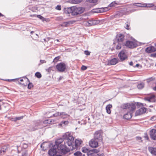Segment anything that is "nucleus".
<instances>
[{"label":"nucleus","instance_id":"obj_60","mask_svg":"<svg viewBox=\"0 0 156 156\" xmlns=\"http://www.w3.org/2000/svg\"><path fill=\"white\" fill-rule=\"evenodd\" d=\"M25 81L27 82H29V80L27 78L26 79H25Z\"/></svg>","mask_w":156,"mask_h":156},{"label":"nucleus","instance_id":"obj_29","mask_svg":"<svg viewBox=\"0 0 156 156\" xmlns=\"http://www.w3.org/2000/svg\"><path fill=\"white\" fill-rule=\"evenodd\" d=\"M39 125V123H37L36 125L34 127H30V131H34L35 130L38 129V126Z\"/></svg>","mask_w":156,"mask_h":156},{"label":"nucleus","instance_id":"obj_25","mask_svg":"<svg viewBox=\"0 0 156 156\" xmlns=\"http://www.w3.org/2000/svg\"><path fill=\"white\" fill-rule=\"evenodd\" d=\"M60 116L63 119L67 118L69 117V115L65 112H60Z\"/></svg>","mask_w":156,"mask_h":156},{"label":"nucleus","instance_id":"obj_16","mask_svg":"<svg viewBox=\"0 0 156 156\" xmlns=\"http://www.w3.org/2000/svg\"><path fill=\"white\" fill-rule=\"evenodd\" d=\"M9 147L8 145L2 147V148L0 149V156L4 154L7 151Z\"/></svg>","mask_w":156,"mask_h":156},{"label":"nucleus","instance_id":"obj_24","mask_svg":"<svg viewBox=\"0 0 156 156\" xmlns=\"http://www.w3.org/2000/svg\"><path fill=\"white\" fill-rule=\"evenodd\" d=\"M55 121L54 120H51V119H48L44 120L43 123L44 124H54L55 123Z\"/></svg>","mask_w":156,"mask_h":156},{"label":"nucleus","instance_id":"obj_63","mask_svg":"<svg viewBox=\"0 0 156 156\" xmlns=\"http://www.w3.org/2000/svg\"><path fill=\"white\" fill-rule=\"evenodd\" d=\"M98 156H104V154H101L98 155Z\"/></svg>","mask_w":156,"mask_h":156},{"label":"nucleus","instance_id":"obj_10","mask_svg":"<svg viewBox=\"0 0 156 156\" xmlns=\"http://www.w3.org/2000/svg\"><path fill=\"white\" fill-rule=\"evenodd\" d=\"M89 144L90 147L93 148H95L98 146V141L95 139L91 140L89 142Z\"/></svg>","mask_w":156,"mask_h":156},{"label":"nucleus","instance_id":"obj_59","mask_svg":"<svg viewBox=\"0 0 156 156\" xmlns=\"http://www.w3.org/2000/svg\"><path fill=\"white\" fill-rule=\"evenodd\" d=\"M20 83L24 85V86H27V83L26 84H25V83Z\"/></svg>","mask_w":156,"mask_h":156},{"label":"nucleus","instance_id":"obj_34","mask_svg":"<svg viewBox=\"0 0 156 156\" xmlns=\"http://www.w3.org/2000/svg\"><path fill=\"white\" fill-rule=\"evenodd\" d=\"M68 123L69 122L68 121H62L60 124V125H63L64 126H66L67 125Z\"/></svg>","mask_w":156,"mask_h":156},{"label":"nucleus","instance_id":"obj_19","mask_svg":"<svg viewBox=\"0 0 156 156\" xmlns=\"http://www.w3.org/2000/svg\"><path fill=\"white\" fill-rule=\"evenodd\" d=\"M133 111H130L128 112L125 114L123 116V118L126 119H129L131 118L132 117V113Z\"/></svg>","mask_w":156,"mask_h":156},{"label":"nucleus","instance_id":"obj_41","mask_svg":"<svg viewBox=\"0 0 156 156\" xmlns=\"http://www.w3.org/2000/svg\"><path fill=\"white\" fill-rule=\"evenodd\" d=\"M87 153L88 156L90 155L93 154L92 150H89V149Z\"/></svg>","mask_w":156,"mask_h":156},{"label":"nucleus","instance_id":"obj_48","mask_svg":"<svg viewBox=\"0 0 156 156\" xmlns=\"http://www.w3.org/2000/svg\"><path fill=\"white\" fill-rule=\"evenodd\" d=\"M124 27L127 30H129V25L128 24L125 23Z\"/></svg>","mask_w":156,"mask_h":156},{"label":"nucleus","instance_id":"obj_56","mask_svg":"<svg viewBox=\"0 0 156 156\" xmlns=\"http://www.w3.org/2000/svg\"><path fill=\"white\" fill-rule=\"evenodd\" d=\"M40 62L41 63H43L46 62V61L44 60H40Z\"/></svg>","mask_w":156,"mask_h":156},{"label":"nucleus","instance_id":"obj_38","mask_svg":"<svg viewBox=\"0 0 156 156\" xmlns=\"http://www.w3.org/2000/svg\"><path fill=\"white\" fill-rule=\"evenodd\" d=\"M154 6L153 4H144V5L143 6L144 7H152Z\"/></svg>","mask_w":156,"mask_h":156},{"label":"nucleus","instance_id":"obj_5","mask_svg":"<svg viewBox=\"0 0 156 156\" xmlns=\"http://www.w3.org/2000/svg\"><path fill=\"white\" fill-rule=\"evenodd\" d=\"M66 64L63 62H60L56 66V68L58 71L61 72H64L66 70Z\"/></svg>","mask_w":156,"mask_h":156},{"label":"nucleus","instance_id":"obj_52","mask_svg":"<svg viewBox=\"0 0 156 156\" xmlns=\"http://www.w3.org/2000/svg\"><path fill=\"white\" fill-rule=\"evenodd\" d=\"M60 57L59 56L56 57L54 59V61L55 62L57 61L59 59Z\"/></svg>","mask_w":156,"mask_h":156},{"label":"nucleus","instance_id":"obj_45","mask_svg":"<svg viewBox=\"0 0 156 156\" xmlns=\"http://www.w3.org/2000/svg\"><path fill=\"white\" fill-rule=\"evenodd\" d=\"M53 115L54 116H55V117L60 116V112H57L55 113Z\"/></svg>","mask_w":156,"mask_h":156},{"label":"nucleus","instance_id":"obj_35","mask_svg":"<svg viewBox=\"0 0 156 156\" xmlns=\"http://www.w3.org/2000/svg\"><path fill=\"white\" fill-rule=\"evenodd\" d=\"M54 67L53 66H51L49 67L47 69H46V70L48 73H50L51 71H54Z\"/></svg>","mask_w":156,"mask_h":156},{"label":"nucleus","instance_id":"obj_47","mask_svg":"<svg viewBox=\"0 0 156 156\" xmlns=\"http://www.w3.org/2000/svg\"><path fill=\"white\" fill-rule=\"evenodd\" d=\"M150 120L152 121H155L156 120V116H154L152 117L151 118Z\"/></svg>","mask_w":156,"mask_h":156},{"label":"nucleus","instance_id":"obj_50","mask_svg":"<svg viewBox=\"0 0 156 156\" xmlns=\"http://www.w3.org/2000/svg\"><path fill=\"white\" fill-rule=\"evenodd\" d=\"M55 9L57 10H61V6L60 5H58L56 7Z\"/></svg>","mask_w":156,"mask_h":156},{"label":"nucleus","instance_id":"obj_18","mask_svg":"<svg viewBox=\"0 0 156 156\" xmlns=\"http://www.w3.org/2000/svg\"><path fill=\"white\" fill-rule=\"evenodd\" d=\"M63 12L66 14L71 13L72 15V7L65 8L63 10Z\"/></svg>","mask_w":156,"mask_h":156},{"label":"nucleus","instance_id":"obj_31","mask_svg":"<svg viewBox=\"0 0 156 156\" xmlns=\"http://www.w3.org/2000/svg\"><path fill=\"white\" fill-rule=\"evenodd\" d=\"M144 83L142 82L139 83L137 86V88L139 89H141L144 88Z\"/></svg>","mask_w":156,"mask_h":156},{"label":"nucleus","instance_id":"obj_9","mask_svg":"<svg viewBox=\"0 0 156 156\" xmlns=\"http://www.w3.org/2000/svg\"><path fill=\"white\" fill-rule=\"evenodd\" d=\"M109 9L108 7H105L93 9L92 12L94 13H101L106 12Z\"/></svg>","mask_w":156,"mask_h":156},{"label":"nucleus","instance_id":"obj_12","mask_svg":"<svg viewBox=\"0 0 156 156\" xmlns=\"http://www.w3.org/2000/svg\"><path fill=\"white\" fill-rule=\"evenodd\" d=\"M144 100L149 102H155L156 99L155 96L154 95H151L150 96L145 98Z\"/></svg>","mask_w":156,"mask_h":156},{"label":"nucleus","instance_id":"obj_49","mask_svg":"<svg viewBox=\"0 0 156 156\" xmlns=\"http://www.w3.org/2000/svg\"><path fill=\"white\" fill-rule=\"evenodd\" d=\"M81 69L83 70H85L87 69V67L85 66H82L81 67Z\"/></svg>","mask_w":156,"mask_h":156},{"label":"nucleus","instance_id":"obj_22","mask_svg":"<svg viewBox=\"0 0 156 156\" xmlns=\"http://www.w3.org/2000/svg\"><path fill=\"white\" fill-rule=\"evenodd\" d=\"M118 62V59L115 58H113L108 62V63L111 65H115Z\"/></svg>","mask_w":156,"mask_h":156},{"label":"nucleus","instance_id":"obj_28","mask_svg":"<svg viewBox=\"0 0 156 156\" xmlns=\"http://www.w3.org/2000/svg\"><path fill=\"white\" fill-rule=\"evenodd\" d=\"M63 141V139L62 138H60L57 139L55 141V144L57 146H58L59 144H60Z\"/></svg>","mask_w":156,"mask_h":156},{"label":"nucleus","instance_id":"obj_32","mask_svg":"<svg viewBox=\"0 0 156 156\" xmlns=\"http://www.w3.org/2000/svg\"><path fill=\"white\" fill-rule=\"evenodd\" d=\"M23 118V116H21L19 117H16L14 118H12V120L13 121H16L18 120H20Z\"/></svg>","mask_w":156,"mask_h":156},{"label":"nucleus","instance_id":"obj_58","mask_svg":"<svg viewBox=\"0 0 156 156\" xmlns=\"http://www.w3.org/2000/svg\"><path fill=\"white\" fill-rule=\"evenodd\" d=\"M133 62H131L129 63V65H130V66H133Z\"/></svg>","mask_w":156,"mask_h":156},{"label":"nucleus","instance_id":"obj_6","mask_svg":"<svg viewBox=\"0 0 156 156\" xmlns=\"http://www.w3.org/2000/svg\"><path fill=\"white\" fill-rule=\"evenodd\" d=\"M125 45L128 47L131 48H135L137 45L136 42L129 41H126Z\"/></svg>","mask_w":156,"mask_h":156},{"label":"nucleus","instance_id":"obj_2","mask_svg":"<svg viewBox=\"0 0 156 156\" xmlns=\"http://www.w3.org/2000/svg\"><path fill=\"white\" fill-rule=\"evenodd\" d=\"M121 108L123 109H128L129 111H134L136 108V105L133 103H126L122 104Z\"/></svg>","mask_w":156,"mask_h":156},{"label":"nucleus","instance_id":"obj_4","mask_svg":"<svg viewBox=\"0 0 156 156\" xmlns=\"http://www.w3.org/2000/svg\"><path fill=\"white\" fill-rule=\"evenodd\" d=\"M99 23L98 20L91 19L88 21H85L83 22V24L86 26H90L97 25Z\"/></svg>","mask_w":156,"mask_h":156},{"label":"nucleus","instance_id":"obj_55","mask_svg":"<svg viewBox=\"0 0 156 156\" xmlns=\"http://www.w3.org/2000/svg\"><path fill=\"white\" fill-rule=\"evenodd\" d=\"M144 137H145V138L146 139V140H149V138L148 137V136L147 134H146V135Z\"/></svg>","mask_w":156,"mask_h":156},{"label":"nucleus","instance_id":"obj_30","mask_svg":"<svg viewBox=\"0 0 156 156\" xmlns=\"http://www.w3.org/2000/svg\"><path fill=\"white\" fill-rule=\"evenodd\" d=\"M117 3H116L115 2H113L111 3L108 5V7L109 9V7H112L115 6L116 5H118Z\"/></svg>","mask_w":156,"mask_h":156},{"label":"nucleus","instance_id":"obj_3","mask_svg":"<svg viewBox=\"0 0 156 156\" xmlns=\"http://www.w3.org/2000/svg\"><path fill=\"white\" fill-rule=\"evenodd\" d=\"M84 10L81 7L72 6V15L75 16L81 14L83 12Z\"/></svg>","mask_w":156,"mask_h":156},{"label":"nucleus","instance_id":"obj_26","mask_svg":"<svg viewBox=\"0 0 156 156\" xmlns=\"http://www.w3.org/2000/svg\"><path fill=\"white\" fill-rule=\"evenodd\" d=\"M112 107V105L109 104L106 107V110L108 114H110L111 113L110 109Z\"/></svg>","mask_w":156,"mask_h":156},{"label":"nucleus","instance_id":"obj_43","mask_svg":"<svg viewBox=\"0 0 156 156\" xmlns=\"http://www.w3.org/2000/svg\"><path fill=\"white\" fill-rule=\"evenodd\" d=\"M92 150L93 151V154L94 153H97L99 151V149H94Z\"/></svg>","mask_w":156,"mask_h":156},{"label":"nucleus","instance_id":"obj_13","mask_svg":"<svg viewBox=\"0 0 156 156\" xmlns=\"http://www.w3.org/2000/svg\"><path fill=\"white\" fill-rule=\"evenodd\" d=\"M119 57L122 61L125 60L127 58L124 51H122L119 54Z\"/></svg>","mask_w":156,"mask_h":156},{"label":"nucleus","instance_id":"obj_37","mask_svg":"<svg viewBox=\"0 0 156 156\" xmlns=\"http://www.w3.org/2000/svg\"><path fill=\"white\" fill-rule=\"evenodd\" d=\"M120 42H118L117 45L116 46V49L118 50H119L121 49V44L120 43Z\"/></svg>","mask_w":156,"mask_h":156},{"label":"nucleus","instance_id":"obj_20","mask_svg":"<svg viewBox=\"0 0 156 156\" xmlns=\"http://www.w3.org/2000/svg\"><path fill=\"white\" fill-rule=\"evenodd\" d=\"M57 153V151L54 148H51L48 151V154L51 156H54Z\"/></svg>","mask_w":156,"mask_h":156},{"label":"nucleus","instance_id":"obj_51","mask_svg":"<svg viewBox=\"0 0 156 156\" xmlns=\"http://www.w3.org/2000/svg\"><path fill=\"white\" fill-rule=\"evenodd\" d=\"M84 54L87 55H90V52L88 51H84Z\"/></svg>","mask_w":156,"mask_h":156},{"label":"nucleus","instance_id":"obj_39","mask_svg":"<svg viewBox=\"0 0 156 156\" xmlns=\"http://www.w3.org/2000/svg\"><path fill=\"white\" fill-rule=\"evenodd\" d=\"M35 76L38 78H40L41 77V74L38 72H36L35 74Z\"/></svg>","mask_w":156,"mask_h":156},{"label":"nucleus","instance_id":"obj_62","mask_svg":"<svg viewBox=\"0 0 156 156\" xmlns=\"http://www.w3.org/2000/svg\"><path fill=\"white\" fill-rule=\"evenodd\" d=\"M153 89L155 91H156V86L155 87H153Z\"/></svg>","mask_w":156,"mask_h":156},{"label":"nucleus","instance_id":"obj_17","mask_svg":"<svg viewBox=\"0 0 156 156\" xmlns=\"http://www.w3.org/2000/svg\"><path fill=\"white\" fill-rule=\"evenodd\" d=\"M150 135L151 138L154 140H156V129H152L150 132Z\"/></svg>","mask_w":156,"mask_h":156},{"label":"nucleus","instance_id":"obj_53","mask_svg":"<svg viewBox=\"0 0 156 156\" xmlns=\"http://www.w3.org/2000/svg\"><path fill=\"white\" fill-rule=\"evenodd\" d=\"M138 5H136V6L138 7H144L143 6L144 5V4H141L140 3H138Z\"/></svg>","mask_w":156,"mask_h":156},{"label":"nucleus","instance_id":"obj_21","mask_svg":"<svg viewBox=\"0 0 156 156\" xmlns=\"http://www.w3.org/2000/svg\"><path fill=\"white\" fill-rule=\"evenodd\" d=\"M124 36L122 34H118L116 36V38L118 42H122L123 40Z\"/></svg>","mask_w":156,"mask_h":156},{"label":"nucleus","instance_id":"obj_54","mask_svg":"<svg viewBox=\"0 0 156 156\" xmlns=\"http://www.w3.org/2000/svg\"><path fill=\"white\" fill-rule=\"evenodd\" d=\"M151 56L154 57H156V53L151 54Z\"/></svg>","mask_w":156,"mask_h":156},{"label":"nucleus","instance_id":"obj_33","mask_svg":"<svg viewBox=\"0 0 156 156\" xmlns=\"http://www.w3.org/2000/svg\"><path fill=\"white\" fill-rule=\"evenodd\" d=\"M87 2L96 4L98 0H86Z\"/></svg>","mask_w":156,"mask_h":156},{"label":"nucleus","instance_id":"obj_44","mask_svg":"<svg viewBox=\"0 0 156 156\" xmlns=\"http://www.w3.org/2000/svg\"><path fill=\"white\" fill-rule=\"evenodd\" d=\"M33 86V85L32 83H29L28 85V88L29 89H31Z\"/></svg>","mask_w":156,"mask_h":156},{"label":"nucleus","instance_id":"obj_46","mask_svg":"<svg viewBox=\"0 0 156 156\" xmlns=\"http://www.w3.org/2000/svg\"><path fill=\"white\" fill-rule=\"evenodd\" d=\"M37 17L40 19L42 20H43L44 19V18L41 15H37Z\"/></svg>","mask_w":156,"mask_h":156},{"label":"nucleus","instance_id":"obj_40","mask_svg":"<svg viewBox=\"0 0 156 156\" xmlns=\"http://www.w3.org/2000/svg\"><path fill=\"white\" fill-rule=\"evenodd\" d=\"M74 154L75 156H81V153L80 151H77Z\"/></svg>","mask_w":156,"mask_h":156},{"label":"nucleus","instance_id":"obj_64","mask_svg":"<svg viewBox=\"0 0 156 156\" xmlns=\"http://www.w3.org/2000/svg\"><path fill=\"white\" fill-rule=\"evenodd\" d=\"M54 156H62V155L60 154H57Z\"/></svg>","mask_w":156,"mask_h":156},{"label":"nucleus","instance_id":"obj_42","mask_svg":"<svg viewBox=\"0 0 156 156\" xmlns=\"http://www.w3.org/2000/svg\"><path fill=\"white\" fill-rule=\"evenodd\" d=\"M22 156H28L27 151H24L22 153Z\"/></svg>","mask_w":156,"mask_h":156},{"label":"nucleus","instance_id":"obj_61","mask_svg":"<svg viewBox=\"0 0 156 156\" xmlns=\"http://www.w3.org/2000/svg\"><path fill=\"white\" fill-rule=\"evenodd\" d=\"M63 78V77L62 76H60L59 78V80H61Z\"/></svg>","mask_w":156,"mask_h":156},{"label":"nucleus","instance_id":"obj_14","mask_svg":"<svg viewBox=\"0 0 156 156\" xmlns=\"http://www.w3.org/2000/svg\"><path fill=\"white\" fill-rule=\"evenodd\" d=\"M146 111V109L145 108H141L139 110H137L135 112V116L140 115L143 113H145Z\"/></svg>","mask_w":156,"mask_h":156},{"label":"nucleus","instance_id":"obj_11","mask_svg":"<svg viewBox=\"0 0 156 156\" xmlns=\"http://www.w3.org/2000/svg\"><path fill=\"white\" fill-rule=\"evenodd\" d=\"M94 139L96 140H98L99 141H102V138L101 134L98 131H96L94 134Z\"/></svg>","mask_w":156,"mask_h":156},{"label":"nucleus","instance_id":"obj_57","mask_svg":"<svg viewBox=\"0 0 156 156\" xmlns=\"http://www.w3.org/2000/svg\"><path fill=\"white\" fill-rule=\"evenodd\" d=\"M136 138L137 140H140L141 139V138L140 137L137 136L136 137Z\"/></svg>","mask_w":156,"mask_h":156},{"label":"nucleus","instance_id":"obj_27","mask_svg":"<svg viewBox=\"0 0 156 156\" xmlns=\"http://www.w3.org/2000/svg\"><path fill=\"white\" fill-rule=\"evenodd\" d=\"M69 2L72 4H77L81 2L82 0H68Z\"/></svg>","mask_w":156,"mask_h":156},{"label":"nucleus","instance_id":"obj_23","mask_svg":"<svg viewBox=\"0 0 156 156\" xmlns=\"http://www.w3.org/2000/svg\"><path fill=\"white\" fill-rule=\"evenodd\" d=\"M148 150L152 154L156 155V148L149 147Z\"/></svg>","mask_w":156,"mask_h":156},{"label":"nucleus","instance_id":"obj_36","mask_svg":"<svg viewBox=\"0 0 156 156\" xmlns=\"http://www.w3.org/2000/svg\"><path fill=\"white\" fill-rule=\"evenodd\" d=\"M89 149L86 148V147H83L82 148V151L84 153H87Z\"/></svg>","mask_w":156,"mask_h":156},{"label":"nucleus","instance_id":"obj_15","mask_svg":"<svg viewBox=\"0 0 156 156\" xmlns=\"http://www.w3.org/2000/svg\"><path fill=\"white\" fill-rule=\"evenodd\" d=\"M156 48L153 46H150L147 48L145 49L146 52L148 53H151L155 51Z\"/></svg>","mask_w":156,"mask_h":156},{"label":"nucleus","instance_id":"obj_1","mask_svg":"<svg viewBox=\"0 0 156 156\" xmlns=\"http://www.w3.org/2000/svg\"><path fill=\"white\" fill-rule=\"evenodd\" d=\"M62 138L63 139L67 140L66 143L64 142V144H67L69 146H72L74 138L71 133L68 132L65 133L63 135Z\"/></svg>","mask_w":156,"mask_h":156},{"label":"nucleus","instance_id":"obj_7","mask_svg":"<svg viewBox=\"0 0 156 156\" xmlns=\"http://www.w3.org/2000/svg\"><path fill=\"white\" fill-rule=\"evenodd\" d=\"M82 143V141L81 140H80L79 139H76L75 140V146H74L73 145V144L74 142H73V143L72 144V146H70V147H72V148H70V149L73 150L76 148H77L78 147L80 146V145Z\"/></svg>","mask_w":156,"mask_h":156},{"label":"nucleus","instance_id":"obj_8","mask_svg":"<svg viewBox=\"0 0 156 156\" xmlns=\"http://www.w3.org/2000/svg\"><path fill=\"white\" fill-rule=\"evenodd\" d=\"M65 144V145L61 144L59 148L61 150L62 153L64 154H66V153L69 152L70 150L68 148H67L66 145V144Z\"/></svg>","mask_w":156,"mask_h":156}]
</instances>
